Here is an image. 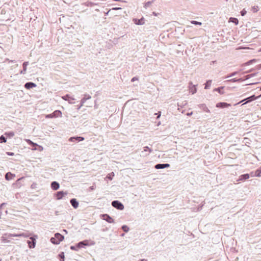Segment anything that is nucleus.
Wrapping results in <instances>:
<instances>
[{
	"label": "nucleus",
	"instance_id": "nucleus-36",
	"mask_svg": "<svg viewBox=\"0 0 261 261\" xmlns=\"http://www.w3.org/2000/svg\"><path fill=\"white\" fill-rule=\"evenodd\" d=\"M122 229L125 232H128L129 229V227L126 225H123L122 226Z\"/></svg>",
	"mask_w": 261,
	"mask_h": 261
},
{
	"label": "nucleus",
	"instance_id": "nucleus-34",
	"mask_svg": "<svg viewBox=\"0 0 261 261\" xmlns=\"http://www.w3.org/2000/svg\"><path fill=\"white\" fill-rule=\"evenodd\" d=\"M114 176V173L113 172L109 173L107 176V178H108L110 180H112Z\"/></svg>",
	"mask_w": 261,
	"mask_h": 261
},
{
	"label": "nucleus",
	"instance_id": "nucleus-59",
	"mask_svg": "<svg viewBox=\"0 0 261 261\" xmlns=\"http://www.w3.org/2000/svg\"><path fill=\"white\" fill-rule=\"evenodd\" d=\"M155 115H159V114L158 113H155Z\"/></svg>",
	"mask_w": 261,
	"mask_h": 261
},
{
	"label": "nucleus",
	"instance_id": "nucleus-12",
	"mask_svg": "<svg viewBox=\"0 0 261 261\" xmlns=\"http://www.w3.org/2000/svg\"><path fill=\"white\" fill-rule=\"evenodd\" d=\"M170 167L169 164H158L155 165L154 168L156 169H164L166 168H168Z\"/></svg>",
	"mask_w": 261,
	"mask_h": 261
},
{
	"label": "nucleus",
	"instance_id": "nucleus-3",
	"mask_svg": "<svg viewBox=\"0 0 261 261\" xmlns=\"http://www.w3.org/2000/svg\"><path fill=\"white\" fill-rule=\"evenodd\" d=\"M260 96H261V94L260 95H259L258 96H255L254 95H252V96H251L250 97H247V98H246L241 100V101L238 102L237 103H236L234 105V106L237 105H238V104H239V103H241V102H243L244 101H246L244 103H243V105H245L246 103L250 102H251V101H252L253 100H255L257 99L258 98L260 97Z\"/></svg>",
	"mask_w": 261,
	"mask_h": 261
},
{
	"label": "nucleus",
	"instance_id": "nucleus-20",
	"mask_svg": "<svg viewBox=\"0 0 261 261\" xmlns=\"http://www.w3.org/2000/svg\"><path fill=\"white\" fill-rule=\"evenodd\" d=\"M60 187V185L57 181H53L51 183V188L53 190H57Z\"/></svg>",
	"mask_w": 261,
	"mask_h": 261
},
{
	"label": "nucleus",
	"instance_id": "nucleus-10",
	"mask_svg": "<svg viewBox=\"0 0 261 261\" xmlns=\"http://www.w3.org/2000/svg\"><path fill=\"white\" fill-rule=\"evenodd\" d=\"M189 92L192 94H195L197 92V88L196 85H193L192 83L190 82L189 84Z\"/></svg>",
	"mask_w": 261,
	"mask_h": 261
},
{
	"label": "nucleus",
	"instance_id": "nucleus-19",
	"mask_svg": "<svg viewBox=\"0 0 261 261\" xmlns=\"http://www.w3.org/2000/svg\"><path fill=\"white\" fill-rule=\"evenodd\" d=\"M29 65V62H24L22 64L23 69L20 71V74H24L26 73L27 66Z\"/></svg>",
	"mask_w": 261,
	"mask_h": 261
},
{
	"label": "nucleus",
	"instance_id": "nucleus-22",
	"mask_svg": "<svg viewBox=\"0 0 261 261\" xmlns=\"http://www.w3.org/2000/svg\"><path fill=\"white\" fill-rule=\"evenodd\" d=\"M253 172H251V176H256V177H260L261 176V167L258 168L255 172V174H253Z\"/></svg>",
	"mask_w": 261,
	"mask_h": 261
},
{
	"label": "nucleus",
	"instance_id": "nucleus-48",
	"mask_svg": "<svg viewBox=\"0 0 261 261\" xmlns=\"http://www.w3.org/2000/svg\"><path fill=\"white\" fill-rule=\"evenodd\" d=\"M6 205V203H2L0 205V208L2 209L4 205Z\"/></svg>",
	"mask_w": 261,
	"mask_h": 261
},
{
	"label": "nucleus",
	"instance_id": "nucleus-16",
	"mask_svg": "<svg viewBox=\"0 0 261 261\" xmlns=\"http://www.w3.org/2000/svg\"><path fill=\"white\" fill-rule=\"evenodd\" d=\"M249 174L248 173L242 174L239 176V178L237 179V181L247 180L249 178Z\"/></svg>",
	"mask_w": 261,
	"mask_h": 261
},
{
	"label": "nucleus",
	"instance_id": "nucleus-61",
	"mask_svg": "<svg viewBox=\"0 0 261 261\" xmlns=\"http://www.w3.org/2000/svg\"><path fill=\"white\" fill-rule=\"evenodd\" d=\"M260 90H261V87H260Z\"/></svg>",
	"mask_w": 261,
	"mask_h": 261
},
{
	"label": "nucleus",
	"instance_id": "nucleus-33",
	"mask_svg": "<svg viewBox=\"0 0 261 261\" xmlns=\"http://www.w3.org/2000/svg\"><path fill=\"white\" fill-rule=\"evenodd\" d=\"M143 151H148L149 153H150L152 151V150L148 146H145L143 147Z\"/></svg>",
	"mask_w": 261,
	"mask_h": 261
},
{
	"label": "nucleus",
	"instance_id": "nucleus-37",
	"mask_svg": "<svg viewBox=\"0 0 261 261\" xmlns=\"http://www.w3.org/2000/svg\"><path fill=\"white\" fill-rule=\"evenodd\" d=\"M190 22H191V23L195 24V25H201V22L197 21L192 20V21H191Z\"/></svg>",
	"mask_w": 261,
	"mask_h": 261
},
{
	"label": "nucleus",
	"instance_id": "nucleus-11",
	"mask_svg": "<svg viewBox=\"0 0 261 261\" xmlns=\"http://www.w3.org/2000/svg\"><path fill=\"white\" fill-rule=\"evenodd\" d=\"M133 21L134 23H135L137 25H142L145 23V20L144 19V17H141L140 19H137V18H134L133 19Z\"/></svg>",
	"mask_w": 261,
	"mask_h": 261
},
{
	"label": "nucleus",
	"instance_id": "nucleus-57",
	"mask_svg": "<svg viewBox=\"0 0 261 261\" xmlns=\"http://www.w3.org/2000/svg\"><path fill=\"white\" fill-rule=\"evenodd\" d=\"M94 108L96 109L97 108V106H94Z\"/></svg>",
	"mask_w": 261,
	"mask_h": 261
},
{
	"label": "nucleus",
	"instance_id": "nucleus-6",
	"mask_svg": "<svg viewBox=\"0 0 261 261\" xmlns=\"http://www.w3.org/2000/svg\"><path fill=\"white\" fill-rule=\"evenodd\" d=\"M62 99L68 101V102L70 104H73L75 103V98L73 97L70 96L69 94H66L62 97Z\"/></svg>",
	"mask_w": 261,
	"mask_h": 261
},
{
	"label": "nucleus",
	"instance_id": "nucleus-62",
	"mask_svg": "<svg viewBox=\"0 0 261 261\" xmlns=\"http://www.w3.org/2000/svg\"><path fill=\"white\" fill-rule=\"evenodd\" d=\"M0 261H2V260H1V259H0Z\"/></svg>",
	"mask_w": 261,
	"mask_h": 261
},
{
	"label": "nucleus",
	"instance_id": "nucleus-28",
	"mask_svg": "<svg viewBox=\"0 0 261 261\" xmlns=\"http://www.w3.org/2000/svg\"><path fill=\"white\" fill-rule=\"evenodd\" d=\"M212 80H208L205 84L204 89H208L210 88L212 84Z\"/></svg>",
	"mask_w": 261,
	"mask_h": 261
},
{
	"label": "nucleus",
	"instance_id": "nucleus-29",
	"mask_svg": "<svg viewBox=\"0 0 261 261\" xmlns=\"http://www.w3.org/2000/svg\"><path fill=\"white\" fill-rule=\"evenodd\" d=\"M5 135L7 137H9V138H12L14 136V133L13 132H6L5 133Z\"/></svg>",
	"mask_w": 261,
	"mask_h": 261
},
{
	"label": "nucleus",
	"instance_id": "nucleus-5",
	"mask_svg": "<svg viewBox=\"0 0 261 261\" xmlns=\"http://www.w3.org/2000/svg\"><path fill=\"white\" fill-rule=\"evenodd\" d=\"M62 112L60 110H56L53 113L46 116V118H53L62 117Z\"/></svg>",
	"mask_w": 261,
	"mask_h": 261
},
{
	"label": "nucleus",
	"instance_id": "nucleus-53",
	"mask_svg": "<svg viewBox=\"0 0 261 261\" xmlns=\"http://www.w3.org/2000/svg\"><path fill=\"white\" fill-rule=\"evenodd\" d=\"M9 62L15 63V61L14 60H10V61H9Z\"/></svg>",
	"mask_w": 261,
	"mask_h": 261
},
{
	"label": "nucleus",
	"instance_id": "nucleus-44",
	"mask_svg": "<svg viewBox=\"0 0 261 261\" xmlns=\"http://www.w3.org/2000/svg\"><path fill=\"white\" fill-rule=\"evenodd\" d=\"M139 80L138 77L137 76H134L131 79V82H134L136 81H138Z\"/></svg>",
	"mask_w": 261,
	"mask_h": 261
},
{
	"label": "nucleus",
	"instance_id": "nucleus-17",
	"mask_svg": "<svg viewBox=\"0 0 261 261\" xmlns=\"http://www.w3.org/2000/svg\"><path fill=\"white\" fill-rule=\"evenodd\" d=\"M25 88L30 89L31 88H35L36 87V84L33 82H27L24 84Z\"/></svg>",
	"mask_w": 261,
	"mask_h": 261
},
{
	"label": "nucleus",
	"instance_id": "nucleus-60",
	"mask_svg": "<svg viewBox=\"0 0 261 261\" xmlns=\"http://www.w3.org/2000/svg\"><path fill=\"white\" fill-rule=\"evenodd\" d=\"M258 51H261V48Z\"/></svg>",
	"mask_w": 261,
	"mask_h": 261
},
{
	"label": "nucleus",
	"instance_id": "nucleus-42",
	"mask_svg": "<svg viewBox=\"0 0 261 261\" xmlns=\"http://www.w3.org/2000/svg\"><path fill=\"white\" fill-rule=\"evenodd\" d=\"M238 73V71H234L231 73L230 74L227 76L226 77H229L236 75Z\"/></svg>",
	"mask_w": 261,
	"mask_h": 261
},
{
	"label": "nucleus",
	"instance_id": "nucleus-49",
	"mask_svg": "<svg viewBox=\"0 0 261 261\" xmlns=\"http://www.w3.org/2000/svg\"><path fill=\"white\" fill-rule=\"evenodd\" d=\"M204 204H202L201 205L199 206L198 208V211H200L202 209V206H203Z\"/></svg>",
	"mask_w": 261,
	"mask_h": 261
},
{
	"label": "nucleus",
	"instance_id": "nucleus-38",
	"mask_svg": "<svg viewBox=\"0 0 261 261\" xmlns=\"http://www.w3.org/2000/svg\"><path fill=\"white\" fill-rule=\"evenodd\" d=\"M0 141L1 143H5L7 141L6 138L3 135L0 137Z\"/></svg>",
	"mask_w": 261,
	"mask_h": 261
},
{
	"label": "nucleus",
	"instance_id": "nucleus-56",
	"mask_svg": "<svg viewBox=\"0 0 261 261\" xmlns=\"http://www.w3.org/2000/svg\"><path fill=\"white\" fill-rule=\"evenodd\" d=\"M2 212H0V219L1 218Z\"/></svg>",
	"mask_w": 261,
	"mask_h": 261
},
{
	"label": "nucleus",
	"instance_id": "nucleus-51",
	"mask_svg": "<svg viewBox=\"0 0 261 261\" xmlns=\"http://www.w3.org/2000/svg\"><path fill=\"white\" fill-rule=\"evenodd\" d=\"M158 113H159V115H158L157 118H159L160 117V116H161V112H159Z\"/></svg>",
	"mask_w": 261,
	"mask_h": 261
},
{
	"label": "nucleus",
	"instance_id": "nucleus-58",
	"mask_svg": "<svg viewBox=\"0 0 261 261\" xmlns=\"http://www.w3.org/2000/svg\"><path fill=\"white\" fill-rule=\"evenodd\" d=\"M155 115H159V114L158 113H155Z\"/></svg>",
	"mask_w": 261,
	"mask_h": 261
},
{
	"label": "nucleus",
	"instance_id": "nucleus-23",
	"mask_svg": "<svg viewBox=\"0 0 261 261\" xmlns=\"http://www.w3.org/2000/svg\"><path fill=\"white\" fill-rule=\"evenodd\" d=\"M15 177V174L11 173V172H8L5 175V179L7 180L12 179Z\"/></svg>",
	"mask_w": 261,
	"mask_h": 261
},
{
	"label": "nucleus",
	"instance_id": "nucleus-21",
	"mask_svg": "<svg viewBox=\"0 0 261 261\" xmlns=\"http://www.w3.org/2000/svg\"><path fill=\"white\" fill-rule=\"evenodd\" d=\"M198 107L202 110L203 111L207 112V113H210V111L208 109V108L206 107V105L204 103L200 104L198 105Z\"/></svg>",
	"mask_w": 261,
	"mask_h": 261
},
{
	"label": "nucleus",
	"instance_id": "nucleus-54",
	"mask_svg": "<svg viewBox=\"0 0 261 261\" xmlns=\"http://www.w3.org/2000/svg\"><path fill=\"white\" fill-rule=\"evenodd\" d=\"M255 83H250V84H247V85H252L253 84H254Z\"/></svg>",
	"mask_w": 261,
	"mask_h": 261
},
{
	"label": "nucleus",
	"instance_id": "nucleus-47",
	"mask_svg": "<svg viewBox=\"0 0 261 261\" xmlns=\"http://www.w3.org/2000/svg\"><path fill=\"white\" fill-rule=\"evenodd\" d=\"M261 69V64H259L258 65H257L256 67H255V69H257V70H259Z\"/></svg>",
	"mask_w": 261,
	"mask_h": 261
},
{
	"label": "nucleus",
	"instance_id": "nucleus-43",
	"mask_svg": "<svg viewBox=\"0 0 261 261\" xmlns=\"http://www.w3.org/2000/svg\"><path fill=\"white\" fill-rule=\"evenodd\" d=\"M240 13H241L242 16H244V15H246L247 12L245 9H243L240 12Z\"/></svg>",
	"mask_w": 261,
	"mask_h": 261
},
{
	"label": "nucleus",
	"instance_id": "nucleus-13",
	"mask_svg": "<svg viewBox=\"0 0 261 261\" xmlns=\"http://www.w3.org/2000/svg\"><path fill=\"white\" fill-rule=\"evenodd\" d=\"M230 104L224 102H218L216 104V107L218 108H224L230 107Z\"/></svg>",
	"mask_w": 261,
	"mask_h": 261
},
{
	"label": "nucleus",
	"instance_id": "nucleus-25",
	"mask_svg": "<svg viewBox=\"0 0 261 261\" xmlns=\"http://www.w3.org/2000/svg\"><path fill=\"white\" fill-rule=\"evenodd\" d=\"M244 81V79L243 78H240V79H237V78H233L232 79H230L228 81V82L235 83V82H242Z\"/></svg>",
	"mask_w": 261,
	"mask_h": 261
},
{
	"label": "nucleus",
	"instance_id": "nucleus-39",
	"mask_svg": "<svg viewBox=\"0 0 261 261\" xmlns=\"http://www.w3.org/2000/svg\"><path fill=\"white\" fill-rule=\"evenodd\" d=\"M27 142L31 145H32L33 147H34L35 146H37L38 145L36 143H33L31 140L28 139L27 140Z\"/></svg>",
	"mask_w": 261,
	"mask_h": 261
},
{
	"label": "nucleus",
	"instance_id": "nucleus-32",
	"mask_svg": "<svg viewBox=\"0 0 261 261\" xmlns=\"http://www.w3.org/2000/svg\"><path fill=\"white\" fill-rule=\"evenodd\" d=\"M59 257L60 258V260L61 261H64V257H65V256H64V253L63 252H61L59 254Z\"/></svg>",
	"mask_w": 261,
	"mask_h": 261
},
{
	"label": "nucleus",
	"instance_id": "nucleus-1",
	"mask_svg": "<svg viewBox=\"0 0 261 261\" xmlns=\"http://www.w3.org/2000/svg\"><path fill=\"white\" fill-rule=\"evenodd\" d=\"M31 236V234L29 232H23L20 233H5L1 237L2 242L5 243H9L10 239L12 237H22L24 238H28Z\"/></svg>",
	"mask_w": 261,
	"mask_h": 261
},
{
	"label": "nucleus",
	"instance_id": "nucleus-2",
	"mask_svg": "<svg viewBox=\"0 0 261 261\" xmlns=\"http://www.w3.org/2000/svg\"><path fill=\"white\" fill-rule=\"evenodd\" d=\"M64 237L59 233H56L54 237L50 239V242L56 245L60 244V243L63 240Z\"/></svg>",
	"mask_w": 261,
	"mask_h": 261
},
{
	"label": "nucleus",
	"instance_id": "nucleus-24",
	"mask_svg": "<svg viewBox=\"0 0 261 261\" xmlns=\"http://www.w3.org/2000/svg\"><path fill=\"white\" fill-rule=\"evenodd\" d=\"M83 96L84 97L81 100L82 101V102L84 103H85L87 100L90 99L91 98V96L87 93L84 94Z\"/></svg>",
	"mask_w": 261,
	"mask_h": 261
},
{
	"label": "nucleus",
	"instance_id": "nucleus-18",
	"mask_svg": "<svg viewBox=\"0 0 261 261\" xmlns=\"http://www.w3.org/2000/svg\"><path fill=\"white\" fill-rule=\"evenodd\" d=\"M70 202L74 208H77L79 206V202L75 198L70 199Z\"/></svg>",
	"mask_w": 261,
	"mask_h": 261
},
{
	"label": "nucleus",
	"instance_id": "nucleus-55",
	"mask_svg": "<svg viewBox=\"0 0 261 261\" xmlns=\"http://www.w3.org/2000/svg\"><path fill=\"white\" fill-rule=\"evenodd\" d=\"M192 114V112H191V113H188V115L190 116V115H191Z\"/></svg>",
	"mask_w": 261,
	"mask_h": 261
},
{
	"label": "nucleus",
	"instance_id": "nucleus-52",
	"mask_svg": "<svg viewBox=\"0 0 261 261\" xmlns=\"http://www.w3.org/2000/svg\"><path fill=\"white\" fill-rule=\"evenodd\" d=\"M90 188L91 190H94V187L93 186L90 187Z\"/></svg>",
	"mask_w": 261,
	"mask_h": 261
},
{
	"label": "nucleus",
	"instance_id": "nucleus-30",
	"mask_svg": "<svg viewBox=\"0 0 261 261\" xmlns=\"http://www.w3.org/2000/svg\"><path fill=\"white\" fill-rule=\"evenodd\" d=\"M223 88V87H219L217 88H215L214 89V91L218 92L220 94H223L224 93V91H222Z\"/></svg>",
	"mask_w": 261,
	"mask_h": 261
},
{
	"label": "nucleus",
	"instance_id": "nucleus-4",
	"mask_svg": "<svg viewBox=\"0 0 261 261\" xmlns=\"http://www.w3.org/2000/svg\"><path fill=\"white\" fill-rule=\"evenodd\" d=\"M112 205L119 210H123L124 208L123 204L118 200H114L112 201Z\"/></svg>",
	"mask_w": 261,
	"mask_h": 261
},
{
	"label": "nucleus",
	"instance_id": "nucleus-9",
	"mask_svg": "<svg viewBox=\"0 0 261 261\" xmlns=\"http://www.w3.org/2000/svg\"><path fill=\"white\" fill-rule=\"evenodd\" d=\"M84 138L83 137H78V136H76V137H70L69 139V141L70 142H81V141H84Z\"/></svg>",
	"mask_w": 261,
	"mask_h": 261
},
{
	"label": "nucleus",
	"instance_id": "nucleus-26",
	"mask_svg": "<svg viewBox=\"0 0 261 261\" xmlns=\"http://www.w3.org/2000/svg\"><path fill=\"white\" fill-rule=\"evenodd\" d=\"M257 72H255V73L249 74H248V75L245 76L244 79V81L256 76L257 75Z\"/></svg>",
	"mask_w": 261,
	"mask_h": 261
},
{
	"label": "nucleus",
	"instance_id": "nucleus-50",
	"mask_svg": "<svg viewBox=\"0 0 261 261\" xmlns=\"http://www.w3.org/2000/svg\"><path fill=\"white\" fill-rule=\"evenodd\" d=\"M253 69H251L250 70H248V71H245V72H244V73H249V72H251V71H253Z\"/></svg>",
	"mask_w": 261,
	"mask_h": 261
},
{
	"label": "nucleus",
	"instance_id": "nucleus-8",
	"mask_svg": "<svg viewBox=\"0 0 261 261\" xmlns=\"http://www.w3.org/2000/svg\"><path fill=\"white\" fill-rule=\"evenodd\" d=\"M101 216L103 220L106 221L107 222L109 223H114L115 222L114 220L108 214H103Z\"/></svg>",
	"mask_w": 261,
	"mask_h": 261
},
{
	"label": "nucleus",
	"instance_id": "nucleus-46",
	"mask_svg": "<svg viewBox=\"0 0 261 261\" xmlns=\"http://www.w3.org/2000/svg\"><path fill=\"white\" fill-rule=\"evenodd\" d=\"M151 2H148L145 3V7H149L151 5Z\"/></svg>",
	"mask_w": 261,
	"mask_h": 261
},
{
	"label": "nucleus",
	"instance_id": "nucleus-31",
	"mask_svg": "<svg viewBox=\"0 0 261 261\" xmlns=\"http://www.w3.org/2000/svg\"><path fill=\"white\" fill-rule=\"evenodd\" d=\"M256 60L255 59H252V60H249V61L244 63L242 66H247V65H249L250 64H252V63H254V62H256Z\"/></svg>",
	"mask_w": 261,
	"mask_h": 261
},
{
	"label": "nucleus",
	"instance_id": "nucleus-45",
	"mask_svg": "<svg viewBox=\"0 0 261 261\" xmlns=\"http://www.w3.org/2000/svg\"><path fill=\"white\" fill-rule=\"evenodd\" d=\"M6 154L10 156H13L14 155V153L12 152H6Z\"/></svg>",
	"mask_w": 261,
	"mask_h": 261
},
{
	"label": "nucleus",
	"instance_id": "nucleus-7",
	"mask_svg": "<svg viewBox=\"0 0 261 261\" xmlns=\"http://www.w3.org/2000/svg\"><path fill=\"white\" fill-rule=\"evenodd\" d=\"M66 195H67V192L59 191L55 194V197L57 200H60Z\"/></svg>",
	"mask_w": 261,
	"mask_h": 261
},
{
	"label": "nucleus",
	"instance_id": "nucleus-41",
	"mask_svg": "<svg viewBox=\"0 0 261 261\" xmlns=\"http://www.w3.org/2000/svg\"><path fill=\"white\" fill-rule=\"evenodd\" d=\"M79 248L77 247V244L75 246H70V249L72 250H77Z\"/></svg>",
	"mask_w": 261,
	"mask_h": 261
},
{
	"label": "nucleus",
	"instance_id": "nucleus-14",
	"mask_svg": "<svg viewBox=\"0 0 261 261\" xmlns=\"http://www.w3.org/2000/svg\"><path fill=\"white\" fill-rule=\"evenodd\" d=\"M30 239L32 240V241H28L29 247L30 248H35L36 245V240L33 237H31Z\"/></svg>",
	"mask_w": 261,
	"mask_h": 261
},
{
	"label": "nucleus",
	"instance_id": "nucleus-15",
	"mask_svg": "<svg viewBox=\"0 0 261 261\" xmlns=\"http://www.w3.org/2000/svg\"><path fill=\"white\" fill-rule=\"evenodd\" d=\"M89 245L88 240H84L80 242L77 244V247L79 248H84L86 246Z\"/></svg>",
	"mask_w": 261,
	"mask_h": 261
},
{
	"label": "nucleus",
	"instance_id": "nucleus-40",
	"mask_svg": "<svg viewBox=\"0 0 261 261\" xmlns=\"http://www.w3.org/2000/svg\"><path fill=\"white\" fill-rule=\"evenodd\" d=\"M84 103L83 102H82V101L81 100L80 101V103L78 105H77V110H79L81 107L84 105Z\"/></svg>",
	"mask_w": 261,
	"mask_h": 261
},
{
	"label": "nucleus",
	"instance_id": "nucleus-35",
	"mask_svg": "<svg viewBox=\"0 0 261 261\" xmlns=\"http://www.w3.org/2000/svg\"><path fill=\"white\" fill-rule=\"evenodd\" d=\"M259 10L258 7L254 6L251 7V11L253 12H256Z\"/></svg>",
	"mask_w": 261,
	"mask_h": 261
},
{
	"label": "nucleus",
	"instance_id": "nucleus-27",
	"mask_svg": "<svg viewBox=\"0 0 261 261\" xmlns=\"http://www.w3.org/2000/svg\"><path fill=\"white\" fill-rule=\"evenodd\" d=\"M229 22H232L235 23L236 25L238 24L239 21L236 17H230Z\"/></svg>",
	"mask_w": 261,
	"mask_h": 261
}]
</instances>
